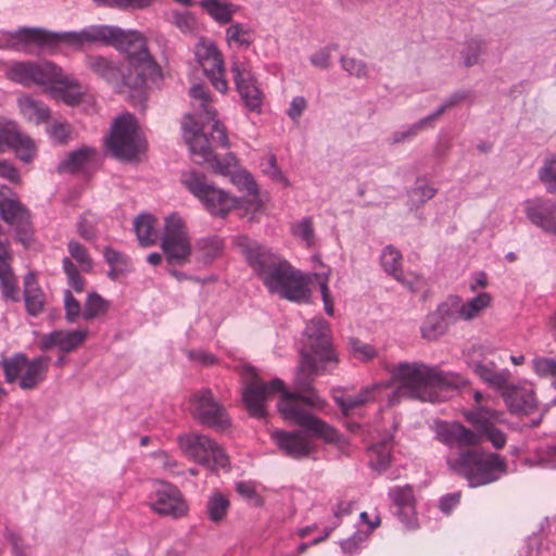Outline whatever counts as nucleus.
Here are the masks:
<instances>
[{"label": "nucleus", "mask_w": 556, "mask_h": 556, "mask_svg": "<svg viewBox=\"0 0 556 556\" xmlns=\"http://www.w3.org/2000/svg\"><path fill=\"white\" fill-rule=\"evenodd\" d=\"M302 403L317 409H323L326 405L325 400L311 387L306 391H282L277 403V409L283 419L292 421L328 443L337 444L340 450L344 451L348 441L333 427L304 408Z\"/></svg>", "instance_id": "nucleus-4"}, {"label": "nucleus", "mask_w": 556, "mask_h": 556, "mask_svg": "<svg viewBox=\"0 0 556 556\" xmlns=\"http://www.w3.org/2000/svg\"><path fill=\"white\" fill-rule=\"evenodd\" d=\"M104 258L110 266H118L121 270H126L129 265V260L123 253L114 250L111 247H105L103 251Z\"/></svg>", "instance_id": "nucleus-64"}, {"label": "nucleus", "mask_w": 556, "mask_h": 556, "mask_svg": "<svg viewBox=\"0 0 556 556\" xmlns=\"http://www.w3.org/2000/svg\"><path fill=\"white\" fill-rule=\"evenodd\" d=\"M301 361L296 367L294 386L298 391H306L313 387L315 377L319 374L318 358L313 357L307 351L301 350Z\"/></svg>", "instance_id": "nucleus-32"}, {"label": "nucleus", "mask_w": 556, "mask_h": 556, "mask_svg": "<svg viewBox=\"0 0 556 556\" xmlns=\"http://www.w3.org/2000/svg\"><path fill=\"white\" fill-rule=\"evenodd\" d=\"M230 71L233 81L244 105L253 112H261L263 94L256 85V79L251 71L250 63L235 59Z\"/></svg>", "instance_id": "nucleus-16"}, {"label": "nucleus", "mask_w": 556, "mask_h": 556, "mask_svg": "<svg viewBox=\"0 0 556 556\" xmlns=\"http://www.w3.org/2000/svg\"><path fill=\"white\" fill-rule=\"evenodd\" d=\"M485 52V42L478 38H471L466 41L465 48L460 54L464 59V65L471 67L479 62V58Z\"/></svg>", "instance_id": "nucleus-48"}, {"label": "nucleus", "mask_w": 556, "mask_h": 556, "mask_svg": "<svg viewBox=\"0 0 556 556\" xmlns=\"http://www.w3.org/2000/svg\"><path fill=\"white\" fill-rule=\"evenodd\" d=\"M391 374L393 380L399 383L390 396L391 403L401 397L431 403L440 402L445 397L443 392L458 389L464 384L460 376L420 362L400 363Z\"/></svg>", "instance_id": "nucleus-2"}, {"label": "nucleus", "mask_w": 556, "mask_h": 556, "mask_svg": "<svg viewBox=\"0 0 556 556\" xmlns=\"http://www.w3.org/2000/svg\"><path fill=\"white\" fill-rule=\"evenodd\" d=\"M475 372L485 382L504 391L508 384L509 371L507 369L497 371L494 363H477L473 366Z\"/></svg>", "instance_id": "nucleus-35"}, {"label": "nucleus", "mask_w": 556, "mask_h": 556, "mask_svg": "<svg viewBox=\"0 0 556 556\" xmlns=\"http://www.w3.org/2000/svg\"><path fill=\"white\" fill-rule=\"evenodd\" d=\"M224 250V240L218 236H208L197 240L194 253L199 262L210 264L219 257Z\"/></svg>", "instance_id": "nucleus-34"}, {"label": "nucleus", "mask_w": 556, "mask_h": 556, "mask_svg": "<svg viewBox=\"0 0 556 556\" xmlns=\"http://www.w3.org/2000/svg\"><path fill=\"white\" fill-rule=\"evenodd\" d=\"M464 418L481 434V442L486 440L495 450H502L507 443V435L497 428L504 422V413L486 405L473 406L463 413Z\"/></svg>", "instance_id": "nucleus-13"}, {"label": "nucleus", "mask_w": 556, "mask_h": 556, "mask_svg": "<svg viewBox=\"0 0 556 556\" xmlns=\"http://www.w3.org/2000/svg\"><path fill=\"white\" fill-rule=\"evenodd\" d=\"M18 105L22 114L28 119L35 123L47 122L50 117V110L41 101L35 100L29 96H25L18 99Z\"/></svg>", "instance_id": "nucleus-38"}, {"label": "nucleus", "mask_w": 556, "mask_h": 556, "mask_svg": "<svg viewBox=\"0 0 556 556\" xmlns=\"http://www.w3.org/2000/svg\"><path fill=\"white\" fill-rule=\"evenodd\" d=\"M187 143L190 152L198 157V163H207L214 159V153L211 148L208 138L203 134L199 132L194 137H187Z\"/></svg>", "instance_id": "nucleus-41"}, {"label": "nucleus", "mask_w": 556, "mask_h": 556, "mask_svg": "<svg viewBox=\"0 0 556 556\" xmlns=\"http://www.w3.org/2000/svg\"><path fill=\"white\" fill-rule=\"evenodd\" d=\"M261 280L269 292L278 293L289 301L308 302L309 300L311 294L305 277L281 256L261 277Z\"/></svg>", "instance_id": "nucleus-7"}, {"label": "nucleus", "mask_w": 556, "mask_h": 556, "mask_svg": "<svg viewBox=\"0 0 556 556\" xmlns=\"http://www.w3.org/2000/svg\"><path fill=\"white\" fill-rule=\"evenodd\" d=\"M271 437L288 457L302 459L308 457L314 452V445L299 431L277 430Z\"/></svg>", "instance_id": "nucleus-26"}, {"label": "nucleus", "mask_w": 556, "mask_h": 556, "mask_svg": "<svg viewBox=\"0 0 556 556\" xmlns=\"http://www.w3.org/2000/svg\"><path fill=\"white\" fill-rule=\"evenodd\" d=\"M179 447L185 454L210 470L229 466L228 456L211 438L200 433H188L178 438Z\"/></svg>", "instance_id": "nucleus-11"}, {"label": "nucleus", "mask_w": 556, "mask_h": 556, "mask_svg": "<svg viewBox=\"0 0 556 556\" xmlns=\"http://www.w3.org/2000/svg\"><path fill=\"white\" fill-rule=\"evenodd\" d=\"M105 146L117 160L130 162L137 159L144 150L146 141L134 115L125 113L113 121Z\"/></svg>", "instance_id": "nucleus-6"}, {"label": "nucleus", "mask_w": 556, "mask_h": 556, "mask_svg": "<svg viewBox=\"0 0 556 556\" xmlns=\"http://www.w3.org/2000/svg\"><path fill=\"white\" fill-rule=\"evenodd\" d=\"M492 298L486 292H481L466 303L462 304L455 311V316L464 320H472L478 317L485 308L491 305Z\"/></svg>", "instance_id": "nucleus-37"}, {"label": "nucleus", "mask_w": 556, "mask_h": 556, "mask_svg": "<svg viewBox=\"0 0 556 556\" xmlns=\"http://www.w3.org/2000/svg\"><path fill=\"white\" fill-rule=\"evenodd\" d=\"M87 338V330H55L43 337L39 346L48 351L58 346L62 352H71L77 349Z\"/></svg>", "instance_id": "nucleus-29"}, {"label": "nucleus", "mask_w": 556, "mask_h": 556, "mask_svg": "<svg viewBox=\"0 0 556 556\" xmlns=\"http://www.w3.org/2000/svg\"><path fill=\"white\" fill-rule=\"evenodd\" d=\"M154 217L151 214H139L134 222V229L139 243L143 247L153 245L156 241Z\"/></svg>", "instance_id": "nucleus-39"}, {"label": "nucleus", "mask_w": 556, "mask_h": 556, "mask_svg": "<svg viewBox=\"0 0 556 556\" xmlns=\"http://www.w3.org/2000/svg\"><path fill=\"white\" fill-rule=\"evenodd\" d=\"M245 386L242 391V402L251 417L264 418L266 416V402L277 393L285 391L282 380L275 378L264 382L251 366L244 367Z\"/></svg>", "instance_id": "nucleus-10"}, {"label": "nucleus", "mask_w": 556, "mask_h": 556, "mask_svg": "<svg viewBox=\"0 0 556 556\" xmlns=\"http://www.w3.org/2000/svg\"><path fill=\"white\" fill-rule=\"evenodd\" d=\"M50 357L38 356L33 359L27 358V365L24 367L21 379L18 380L20 388L23 390H33L41 381L45 380Z\"/></svg>", "instance_id": "nucleus-31"}, {"label": "nucleus", "mask_w": 556, "mask_h": 556, "mask_svg": "<svg viewBox=\"0 0 556 556\" xmlns=\"http://www.w3.org/2000/svg\"><path fill=\"white\" fill-rule=\"evenodd\" d=\"M195 59L213 87L219 92L225 93L228 90V84L224 76L225 67L222 53L216 46L211 42L198 43Z\"/></svg>", "instance_id": "nucleus-18"}, {"label": "nucleus", "mask_w": 556, "mask_h": 556, "mask_svg": "<svg viewBox=\"0 0 556 556\" xmlns=\"http://www.w3.org/2000/svg\"><path fill=\"white\" fill-rule=\"evenodd\" d=\"M525 214L531 224L556 236V201L533 198L525 202Z\"/></svg>", "instance_id": "nucleus-23"}, {"label": "nucleus", "mask_w": 556, "mask_h": 556, "mask_svg": "<svg viewBox=\"0 0 556 556\" xmlns=\"http://www.w3.org/2000/svg\"><path fill=\"white\" fill-rule=\"evenodd\" d=\"M1 368L4 374V379L8 383L15 382L21 379L25 365H27V356L23 353H16L11 357H4L0 362Z\"/></svg>", "instance_id": "nucleus-42"}, {"label": "nucleus", "mask_w": 556, "mask_h": 556, "mask_svg": "<svg viewBox=\"0 0 556 556\" xmlns=\"http://www.w3.org/2000/svg\"><path fill=\"white\" fill-rule=\"evenodd\" d=\"M96 225H97V218L93 214H91L90 212H86L85 214H83L77 223V231L79 233V236L87 240V241H92L94 239H97L98 235H97V230H96Z\"/></svg>", "instance_id": "nucleus-54"}, {"label": "nucleus", "mask_w": 556, "mask_h": 556, "mask_svg": "<svg viewBox=\"0 0 556 556\" xmlns=\"http://www.w3.org/2000/svg\"><path fill=\"white\" fill-rule=\"evenodd\" d=\"M502 396L511 414L527 416L538 407V401L532 390L507 384L502 392Z\"/></svg>", "instance_id": "nucleus-27"}, {"label": "nucleus", "mask_w": 556, "mask_h": 556, "mask_svg": "<svg viewBox=\"0 0 556 556\" xmlns=\"http://www.w3.org/2000/svg\"><path fill=\"white\" fill-rule=\"evenodd\" d=\"M226 38L228 42H236L240 47L248 48L253 39L250 29L244 28L241 24H232L226 29Z\"/></svg>", "instance_id": "nucleus-52"}, {"label": "nucleus", "mask_w": 556, "mask_h": 556, "mask_svg": "<svg viewBox=\"0 0 556 556\" xmlns=\"http://www.w3.org/2000/svg\"><path fill=\"white\" fill-rule=\"evenodd\" d=\"M349 344L353 356L363 362L370 361L377 355V351L374 346L361 341L357 338H351Z\"/></svg>", "instance_id": "nucleus-56"}, {"label": "nucleus", "mask_w": 556, "mask_h": 556, "mask_svg": "<svg viewBox=\"0 0 556 556\" xmlns=\"http://www.w3.org/2000/svg\"><path fill=\"white\" fill-rule=\"evenodd\" d=\"M372 388H365L359 393L353 396H342L333 394V401L340 407L344 416H349L351 412L359 406H363L371 400Z\"/></svg>", "instance_id": "nucleus-43"}, {"label": "nucleus", "mask_w": 556, "mask_h": 556, "mask_svg": "<svg viewBox=\"0 0 556 556\" xmlns=\"http://www.w3.org/2000/svg\"><path fill=\"white\" fill-rule=\"evenodd\" d=\"M23 298L28 315L38 316L45 308V293L38 285L36 275L29 271L24 277Z\"/></svg>", "instance_id": "nucleus-30"}, {"label": "nucleus", "mask_w": 556, "mask_h": 556, "mask_svg": "<svg viewBox=\"0 0 556 556\" xmlns=\"http://www.w3.org/2000/svg\"><path fill=\"white\" fill-rule=\"evenodd\" d=\"M236 491L245 500L250 501L253 506L263 505L262 497L256 493L255 488L250 482L240 481L236 483Z\"/></svg>", "instance_id": "nucleus-63"}, {"label": "nucleus", "mask_w": 556, "mask_h": 556, "mask_svg": "<svg viewBox=\"0 0 556 556\" xmlns=\"http://www.w3.org/2000/svg\"><path fill=\"white\" fill-rule=\"evenodd\" d=\"M533 368L540 377L552 378V386L556 389V361L554 358H535Z\"/></svg>", "instance_id": "nucleus-57"}, {"label": "nucleus", "mask_w": 556, "mask_h": 556, "mask_svg": "<svg viewBox=\"0 0 556 556\" xmlns=\"http://www.w3.org/2000/svg\"><path fill=\"white\" fill-rule=\"evenodd\" d=\"M60 41L73 47L100 43L124 51L128 60L126 67L94 54L85 58V65L111 85L117 93L127 96L134 105H141L146 100V89L162 80L161 67L150 54L144 36L137 30H124L111 25H92L80 31L61 34Z\"/></svg>", "instance_id": "nucleus-1"}, {"label": "nucleus", "mask_w": 556, "mask_h": 556, "mask_svg": "<svg viewBox=\"0 0 556 556\" xmlns=\"http://www.w3.org/2000/svg\"><path fill=\"white\" fill-rule=\"evenodd\" d=\"M7 76L10 80L25 87L48 86V90L54 98L61 99L68 105L78 104L84 94L81 85L75 78L49 61L13 62Z\"/></svg>", "instance_id": "nucleus-3"}, {"label": "nucleus", "mask_w": 556, "mask_h": 556, "mask_svg": "<svg viewBox=\"0 0 556 556\" xmlns=\"http://www.w3.org/2000/svg\"><path fill=\"white\" fill-rule=\"evenodd\" d=\"M62 266H63V270L66 275L68 286L75 292H78V293L83 292L84 288H85V280L80 276L75 264L68 257H64L62 260Z\"/></svg>", "instance_id": "nucleus-53"}, {"label": "nucleus", "mask_w": 556, "mask_h": 556, "mask_svg": "<svg viewBox=\"0 0 556 556\" xmlns=\"http://www.w3.org/2000/svg\"><path fill=\"white\" fill-rule=\"evenodd\" d=\"M390 496L397 508L396 514L401 520L408 525V518L414 511V495L409 486L395 488L390 492Z\"/></svg>", "instance_id": "nucleus-36"}, {"label": "nucleus", "mask_w": 556, "mask_h": 556, "mask_svg": "<svg viewBox=\"0 0 556 556\" xmlns=\"http://www.w3.org/2000/svg\"><path fill=\"white\" fill-rule=\"evenodd\" d=\"M313 357L321 364L339 362L331 342V330L326 320L312 319L304 330V348Z\"/></svg>", "instance_id": "nucleus-15"}, {"label": "nucleus", "mask_w": 556, "mask_h": 556, "mask_svg": "<svg viewBox=\"0 0 556 556\" xmlns=\"http://www.w3.org/2000/svg\"><path fill=\"white\" fill-rule=\"evenodd\" d=\"M67 250L71 257L79 264L81 270L91 271L93 262L87 249L83 244H80L78 241L71 240L67 243Z\"/></svg>", "instance_id": "nucleus-50"}, {"label": "nucleus", "mask_w": 556, "mask_h": 556, "mask_svg": "<svg viewBox=\"0 0 556 556\" xmlns=\"http://www.w3.org/2000/svg\"><path fill=\"white\" fill-rule=\"evenodd\" d=\"M48 132L55 142L65 144L71 138L72 129L67 123L54 122L49 127Z\"/></svg>", "instance_id": "nucleus-61"}, {"label": "nucleus", "mask_w": 556, "mask_h": 556, "mask_svg": "<svg viewBox=\"0 0 556 556\" xmlns=\"http://www.w3.org/2000/svg\"><path fill=\"white\" fill-rule=\"evenodd\" d=\"M539 179L549 193H556V153L544 161L539 170Z\"/></svg>", "instance_id": "nucleus-49"}, {"label": "nucleus", "mask_w": 556, "mask_h": 556, "mask_svg": "<svg viewBox=\"0 0 556 556\" xmlns=\"http://www.w3.org/2000/svg\"><path fill=\"white\" fill-rule=\"evenodd\" d=\"M236 244L260 279L280 257V255L274 253L269 248L247 236L237 237Z\"/></svg>", "instance_id": "nucleus-21"}, {"label": "nucleus", "mask_w": 556, "mask_h": 556, "mask_svg": "<svg viewBox=\"0 0 556 556\" xmlns=\"http://www.w3.org/2000/svg\"><path fill=\"white\" fill-rule=\"evenodd\" d=\"M11 148L24 163L33 161L36 153L35 142L14 122H0V152Z\"/></svg>", "instance_id": "nucleus-20"}, {"label": "nucleus", "mask_w": 556, "mask_h": 556, "mask_svg": "<svg viewBox=\"0 0 556 556\" xmlns=\"http://www.w3.org/2000/svg\"><path fill=\"white\" fill-rule=\"evenodd\" d=\"M172 24L175 25L182 33H189L194 28V17L190 12H178L172 13Z\"/></svg>", "instance_id": "nucleus-62"}, {"label": "nucleus", "mask_w": 556, "mask_h": 556, "mask_svg": "<svg viewBox=\"0 0 556 556\" xmlns=\"http://www.w3.org/2000/svg\"><path fill=\"white\" fill-rule=\"evenodd\" d=\"M437 189L430 186L426 179L418 178L415 186L407 192V204L412 210L418 208L432 199Z\"/></svg>", "instance_id": "nucleus-40"}, {"label": "nucleus", "mask_w": 556, "mask_h": 556, "mask_svg": "<svg viewBox=\"0 0 556 556\" xmlns=\"http://www.w3.org/2000/svg\"><path fill=\"white\" fill-rule=\"evenodd\" d=\"M340 62L342 68L348 72L349 75L357 78H366L368 76L367 65L363 60L341 56Z\"/></svg>", "instance_id": "nucleus-58"}, {"label": "nucleus", "mask_w": 556, "mask_h": 556, "mask_svg": "<svg viewBox=\"0 0 556 556\" xmlns=\"http://www.w3.org/2000/svg\"><path fill=\"white\" fill-rule=\"evenodd\" d=\"M191 98L198 102L193 103L197 114L204 122L213 121V127L211 132V140L217 142L220 147L227 148L229 140L227 136L226 127L219 122L215 121L216 111L210 105L211 97L203 85H193L190 88Z\"/></svg>", "instance_id": "nucleus-19"}, {"label": "nucleus", "mask_w": 556, "mask_h": 556, "mask_svg": "<svg viewBox=\"0 0 556 556\" xmlns=\"http://www.w3.org/2000/svg\"><path fill=\"white\" fill-rule=\"evenodd\" d=\"M191 415L202 425L217 431H225L230 426L226 409L214 399L210 389L194 393L190 400Z\"/></svg>", "instance_id": "nucleus-14"}, {"label": "nucleus", "mask_w": 556, "mask_h": 556, "mask_svg": "<svg viewBox=\"0 0 556 556\" xmlns=\"http://www.w3.org/2000/svg\"><path fill=\"white\" fill-rule=\"evenodd\" d=\"M110 303L100 294L91 292L88 294L84 304L81 316L86 320H91L108 312Z\"/></svg>", "instance_id": "nucleus-45"}, {"label": "nucleus", "mask_w": 556, "mask_h": 556, "mask_svg": "<svg viewBox=\"0 0 556 556\" xmlns=\"http://www.w3.org/2000/svg\"><path fill=\"white\" fill-rule=\"evenodd\" d=\"M369 465L375 470L381 472L386 470L391 463V448L388 443L380 442L374 444L370 450Z\"/></svg>", "instance_id": "nucleus-46"}, {"label": "nucleus", "mask_w": 556, "mask_h": 556, "mask_svg": "<svg viewBox=\"0 0 556 556\" xmlns=\"http://www.w3.org/2000/svg\"><path fill=\"white\" fill-rule=\"evenodd\" d=\"M96 150L89 147H83L72 151L58 165L59 173L75 174L85 170L92 162Z\"/></svg>", "instance_id": "nucleus-33"}, {"label": "nucleus", "mask_w": 556, "mask_h": 556, "mask_svg": "<svg viewBox=\"0 0 556 556\" xmlns=\"http://www.w3.org/2000/svg\"><path fill=\"white\" fill-rule=\"evenodd\" d=\"M99 5L119 10H142L151 5V0H93Z\"/></svg>", "instance_id": "nucleus-55"}, {"label": "nucleus", "mask_w": 556, "mask_h": 556, "mask_svg": "<svg viewBox=\"0 0 556 556\" xmlns=\"http://www.w3.org/2000/svg\"><path fill=\"white\" fill-rule=\"evenodd\" d=\"M182 184L214 216L224 218L239 205L236 198L208 184L206 177L200 173L190 172L185 174Z\"/></svg>", "instance_id": "nucleus-8"}, {"label": "nucleus", "mask_w": 556, "mask_h": 556, "mask_svg": "<svg viewBox=\"0 0 556 556\" xmlns=\"http://www.w3.org/2000/svg\"><path fill=\"white\" fill-rule=\"evenodd\" d=\"M448 469L465 479L469 488H479L498 481L508 472L502 455L477 448L460 450L455 457L446 459Z\"/></svg>", "instance_id": "nucleus-5"}, {"label": "nucleus", "mask_w": 556, "mask_h": 556, "mask_svg": "<svg viewBox=\"0 0 556 556\" xmlns=\"http://www.w3.org/2000/svg\"><path fill=\"white\" fill-rule=\"evenodd\" d=\"M291 232L294 237L303 240L307 247H312L315 240L313 222L311 217H303L301 220L292 224Z\"/></svg>", "instance_id": "nucleus-51"}, {"label": "nucleus", "mask_w": 556, "mask_h": 556, "mask_svg": "<svg viewBox=\"0 0 556 556\" xmlns=\"http://www.w3.org/2000/svg\"><path fill=\"white\" fill-rule=\"evenodd\" d=\"M456 320L455 311L448 303H441L429 313L420 327L422 339L431 342L444 336L448 326Z\"/></svg>", "instance_id": "nucleus-25"}, {"label": "nucleus", "mask_w": 556, "mask_h": 556, "mask_svg": "<svg viewBox=\"0 0 556 556\" xmlns=\"http://www.w3.org/2000/svg\"><path fill=\"white\" fill-rule=\"evenodd\" d=\"M61 34L51 33L39 27H21L15 31L0 34V49L24 51L33 43L52 45L59 42Z\"/></svg>", "instance_id": "nucleus-17"}, {"label": "nucleus", "mask_w": 556, "mask_h": 556, "mask_svg": "<svg viewBox=\"0 0 556 556\" xmlns=\"http://www.w3.org/2000/svg\"><path fill=\"white\" fill-rule=\"evenodd\" d=\"M381 266L384 271L392 276L395 280L401 282L410 291H416L419 282V277L415 275L404 276L402 270V254L393 245H388L383 249L380 257Z\"/></svg>", "instance_id": "nucleus-28"}, {"label": "nucleus", "mask_w": 556, "mask_h": 556, "mask_svg": "<svg viewBox=\"0 0 556 556\" xmlns=\"http://www.w3.org/2000/svg\"><path fill=\"white\" fill-rule=\"evenodd\" d=\"M438 439L448 447H475L481 444L478 430L465 427L458 421L442 422L437 429Z\"/></svg>", "instance_id": "nucleus-24"}, {"label": "nucleus", "mask_w": 556, "mask_h": 556, "mask_svg": "<svg viewBox=\"0 0 556 556\" xmlns=\"http://www.w3.org/2000/svg\"><path fill=\"white\" fill-rule=\"evenodd\" d=\"M151 508L162 516L179 518L186 515L188 506L181 492L173 484L160 482L154 492Z\"/></svg>", "instance_id": "nucleus-22"}, {"label": "nucleus", "mask_w": 556, "mask_h": 556, "mask_svg": "<svg viewBox=\"0 0 556 556\" xmlns=\"http://www.w3.org/2000/svg\"><path fill=\"white\" fill-rule=\"evenodd\" d=\"M230 507L229 500L220 492L210 495L206 503V511L208 518L213 522H220L227 515Z\"/></svg>", "instance_id": "nucleus-44"}, {"label": "nucleus", "mask_w": 556, "mask_h": 556, "mask_svg": "<svg viewBox=\"0 0 556 556\" xmlns=\"http://www.w3.org/2000/svg\"><path fill=\"white\" fill-rule=\"evenodd\" d=\"M200 5L219 23H229L232 18L231 4L223 3L219 0H201Z\"/></svg>", "instance_id": "nucleus-47"}, {"label": "nucleus", "mask_w": 556, "mask_h": 556, "mask_svg": "<svg viewBox=\"0 0 556 556\" xmlns=\"http://www.w3.org/2000/svg\"><path fill=\"white\" fill-rule=\"evenodd\" d=\"M0 216L13 227L16 240L26 245L33 231L30 212L4 185H0Z\"/></svg>", "instance_id": "nucleus-12"}, {"label": "nucleus", "mask_w": 556, "mask_h": 556, "mask_svg": "<svg viewBox=\"0 0 556 556\" xmlns=\"http://www.w3.org/2000/svg\"><path fill=\"white\" fill-rule=\"evenodd\" d=\"M161 249L168 265L184 266L190 262L193 251L191 238L179 215L170 214L165 218Z\"/></svg>", "instance_id": "nucleus-9"}, {"label": "nucleus", "mask_w": 556, "mask_h": 556, "mask_svg": "<svg viewBox=\"0 0 556 556\" xmlns=\"http://www.w3.org/2000/svg\"><path fill=\"white\" fill-rule=\"evenodd\" d=\"M64 309H65V319L68 323H74L83 313L80 303L74 298L70 290H66L64 293Z\"/></svg>", "instance_id": "nucleus-60"}, {"label": "nucleus", "mask_w": 556, "mask_h": 556, "mask_svg": "<svg viewBox=\"0 0 556 556\" xmlns=\"http://www.w3.org/2000/svg\"><path fill=\"white\" fill-rule=\"evenodd\" d=\"M430 123L426 117L419 119L417 123L408 126L405 130L395 131L390 139L392 144L400 143L406 139L415 137L420 130L427 127Z\"/></svg>", "instance_id": "nucleus-59"}]
</instances>
